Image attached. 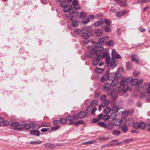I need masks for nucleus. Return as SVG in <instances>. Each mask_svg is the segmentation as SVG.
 <instances>
[{
  "label": "nucleus",
  "mask_w": 150,
  "mask_h": 150,
  "mask_svg": "<svg viewBox=\"0 0 150 150\" xmlns=\"http://www.w3.org/2000/svg\"><path fill=\"white\" fill-rule=\"evenodd\" d=\"M82 37L85 39H87L88 37H91L92 35V31L90 27H88L87 29L83 28L81 30Z\"/></svg>",
  "instance_id": "f257e3e1"
},
{
  "label": "nucleus",
  "mask_w": 150,
  "mask_h": 150,
  "mask_svg": "<svg viewBox=\"0 0 150 150\" xmlns=\"http://www.w3.org/2000/svg\"><path fill=\"white\" fill-rule=\"evenodd\" d=\"M92 57H95L96 58L94 59L92 62V63L93 65H97L98 63L100 60H102L103 59V57L101 55H97V54L96 53H94L92 54L91 55Z\"/></svg>",
  "instance_id": "f03ea898"
},
{
  "label": "nucleus",
  "mask_w": 150,
  "mask_h": 150,
  "mask_svg": "<svg viewBox=\"0 0 150 150\" xmlns=\"http://www.w3.org/2000/svg\"><path fill=\"white\" fill-rule=\"evenodd\" d=\"M114 76H115V75L114 74H110L109 76H108V75H106L103 76L101 78V81L103 83L107 81L108 79H109V80L112 79Z\"/></svg>",
  "instance_id": "7ed1b4c3"
},
{
  "label": "nucleus",
  "mask_w": 150,
  "mask_h": 150,
  "mask_svg": "<svg viewBox=\"0 0 150 150\" xmlns=\"http://www.w3.org/2000/svg\"><path fill=\"white\" fill-rule=\"evenodd\" d=\"M131 84L132 86H135L137 85V79H132V78L131 77H128L126 80L127 82H129L131 81Z\"/></svg>",
  "instance_id": "20e7f679"
},
{
  "label": "nucleus",
  "mask_w": 150,
  "mask_h": 150,
  "mask_svg": "<svg viewBox=\"0 0 150 150\" xmlns=\"http://www.w3.org/2000/svg\"><path fill=\"white\" fill-rule=\"evenodd\" d=\"M76 115H74L73 116H68L67 117V120L70 122L71 124L75 123L74 121V118L76 117Z\"/></svg>",
  "instance_id": "39448f33"
},
{
  "label": "nucleus",
  "mask_w": 150,
  "mask_h": 150,
  "mask_svg": "<svg viewBox=\"0 0 150 150\" xmlns=\"http://www.w3.org/2000/svg\"><path fill=\"white\" fill-rule=\"evenodd\" d=\"M94 18V17L93 15L88 16V17L86 18L85 20H83L82 21L81 24H85L89 22V19L91 18Z\"/></svg>",
  "instance_id": "423d86ee"
},
{
  "label": "nucleus",
  "mask_w": 150,
  "mask_h": 150,
  "mask_svg": "<svg viewBox=\"0 0 150 150\" xmlns=\"http://www.w3.org/2000/svg\"><path fill=\"white\" fill-rule=\"evenodd\" d=\"M59 128V126H57L55 127H52L51 128V129L49 128H45L42 129L41 131H47L49 130H56Z\"/></svg>",
  "instance_id": "0eeeda50"
},
{
  "label": "nucleus",
  "mask_w": 150,
  "mask_h": 150,
  "mask_svg": "<svg viewBox=\"0 0 150 150\" xmlns=\"http://www.w3.org/2000/svg\"><path fill=\"white\" fill-rule=\"evenodd\" d=\"M86 115V113L84 111H81L78 113V116L79 118H83L85 117Z\"/></svg>",
  "instance_id": "6e6552de"
},
{
  "label": "nucleus",
  "mask_w": 150,
  "mask_h": 150,
  "mask_svg": "<svg viewBox=\"0 0 150 150\" xmlns=\"http://www.w3.org/2000/svg\"><path fill=\"white\" fill-rule=\"evenodd\" d=\"M45 148L49 149H52L55 148L56 147V146L54 144H51L50 143L46 144Z\"/></svg>",
  "instance_id": "1a4fd4ad"
},
{
  "label": "nucleus",
  "mask_w": 150,
  "mask_h": 150,
  "mask_svg": "<svg viewBox=\"0 0 150 150\" xmlns=\"http://www.w3.org/2000/svg\"><path fill=\"white\" fill-rule=\"evenodd\" d=\"M103 31L101 29H98L95 31V34L97 36H100L102 35Z\"/></svg>",
  "instance_id": "9d476101"
},
{
  "label": "nucleus",
  "mask_w": 150,
  "mask_h": 150,
  "mask_svg": "<svg viewBox=\"0 0 150 150\" xmlns=\"http://www.w3.org/2000/svg\"><path fill=\"white\" fill-rule=\"evenodd\" d=\"M125 112L124 108H119L117 111V113L119 115H122L124 114Z\"/></svg>",
  "instance_id": "9b49d317"
},
{
  "label": "nucleus",
  "mask_w": 150,
  "mask_h": 150,
  "mask_svg": "<svg viewBox=\"0 0 150 150\" xmlns=\"http://www.w3.org/2000/svg\"><path fill=\"white\" fill-rule=\"evenodd\" d=\"M127 12V11L125 10L124 11L117 12L116 13H115V14L116 16L118 17H120L123 15L125 14H126Z\"/></svg>",
  "instance_id": "f8f14e48"
},
{
  "label": "nucleus",
  "mask_w": 150,
  "mask_h": 150,
  "mask_svg": "<svg viewBox=\"0 0 150 150\" xmlns=\"http://www.w3.org/2000/svg\"><path fill=\"white\" fill-rule=\"evenodd\" d=\"M75 8L77 9H80V7H78L77 8H73L72 9H71L68 11V13L70 15H72L76 11V9H75Z\"/></svg>",
  "instance_id": "ddd939ff"
},
{
  "label": "nucleus",
  "mask_w": 150,
  "mask_h": 150,
  "mask_svg": "<svg viewBox=\"0 0 150 150\" xmlns=\"http://www.w3.org/2000/svg\"><path fill=\"white\" fill-rule=\"evenodd\" d=\"M103 47L101 46H97L94 47L93 49V50L95 51H101L103 50Z\"/></svg>",
  "instance_id": "4468645a"
},
{
  "label": "nucleus",
  "mask_w": 150,
  "mask_h": 150,
  "mask_svg": "<svg viewBox=\"0 0 150 150\" xmlns=\"http://www.w3.org/2000/svg\"><path fill=\"white\" fill-rule=\"evenodd\" d=\"M109 39L110 37L109 36H106L100 39L99 41V42L102 43Z\"/></svg>",
  "instance_id": "2eb2a0df"
},
{
  "label": "nucleus",
  "mask_w": 150,
  "mask_h": 150,
  "mask_svg": "<svg viewBox=\"0 0 150 150\" xmlns=\"http://www.w3.org/2000/svg\"><path fill=\"white\" fill-rule=\"evenodd\" d=\"M113 123L116 126H119L121 124L120 120L119 119H116L114 120Z\"/></svg>",
  "instance_id": "dca6fc26"
},
{
  "label": "nucleus",
  "mask_w": 150,
  "mask_h": 150,
  "mask_svg": "<svg viewBox=\"0 0 150 150\" xmlns=\"http://www.w3.org/2000/svg\"><path fill=\"white\" fill-rule=\"evenodd\" d=\"M117 112H113L111 113L110 117L112 119H115L117 118Z\"/></svg>",
  "instance_id": "f3484780"
},
{
  "label": "nucleus",
  "mask_w": 150,
  "mask_h": 150,
  "mask_svg": "<svg viewBox=\"0 0 150 150\" xmlns=\"http://www.w3.org/2000/svg\"><path fill=\"white\" fill-rule=\"evenodd\" d=\"M118 141V140H115L110 142V143H109L110 146H113L117 145V143L116 142Z\"/></svg>",
  "instance_id": "a211bd4d"
},
{
  "label": "nucleus",
  "mask_w": 150,
  "mask_h": 150,
  "mask_svg": "<svg viewBox=\"0 0 150 150\" xmlns=\"http://www.w3.org/2000/svg\"><path fill=\"white\" fill-rule=\"evenodd\" d=\"M104 71V70L103 69L99 68L98 67H96L95 69V72L98 74L102 73Z\"/></svg>",
  "instance_id": "6ab92c4d"
},
{
  "label": "nucleus",
  "mask_w": 150,
  "mask_h": 150,
  "mask_svg": "<svg viewBox=\"0 0 150 150\" xmlns=\"http://www.w3.org/2000/svg\"><path fill=\"white\" fill-rule=\"evenodd\" d=\"M71 7L72 6L71 5H67L64 6V11L65 12H67L71 9Z\"/></svg>",
  "instance_id": "aec40b11"
},
{
  "label": "nucleus",
  "mask_w": 150,
  "mask_h": 150,
  "mask_svg": "<svg viewBox=\"0 0 150 150\" xmlns=\"http://www.w3.org/2000/svg\"><path fill=\"white\" fill-rule=\"evenodd\" d=\"M109 103V101L108 100H105L103 101L101 104V105L103 107H105L107 106Z\"/></svg>",
  "instance_id": "412c9836"
},
{
  "label": "nucleus",
  "mask_w": 150,
  "mask_h": 150,
  "mask_svg": "<svg viewBox=\"0 0 150 150\" xmlns=\"http://www.w3.org/2000/svg\"><path fill=\"white\" fill-rule=\"evenodd\" d=\"M105 44L109 46H112L114 45V42L113 41L110 40L106 42Z\"/></svg>",
  "instance_id": "4be33fe9"
},
{
  "label": "nucleus",
  "mask_w": 150,
  "mask_h": 150,
  "mask_svg": "<svg viewBox=\"0 0 150 150\" xmlns=\"http://www.w3.org/2000/svg\"><path fill=\"white\" fill-rule=\"evenodd\" d=\"M19 125V123L18 122H14L11 123L10 126L13 127H18Z\"/></svg>",
  "instance_id": "5701e85b"
},
{
  "label": "nucleus",
  "mask_w": 150,
  "mask_h": 150,
  "mask_svg": "<svg viewBox=\"0 0 150 150\" xmlns=\"http://www.w3.org/2000/svg\"><path fill=\"white\" fill-rule=\"evenodd\" d=\"M122 77V74L121 73H118L116 74L115 75V76L113 77H114L115 79L116 80H118L119 79H120Z\"/></svg>",
  "instance_id": "b1692460"
},
{
  "label": "nucleus",
  "mask_w": 150,
  "mask_h": 150,
  "mask_svg": "<svg viewBox=\"0 0 150 150\" xmlns=\"http://www.w3.org/2000/svg\"><path fill=\"white\" fill-rule=\"evenodd\" d=\"M118 80H116L114 78L111 83L112 86L113 87L115 86L118 84Z\"/></svg>",
  "instance_id": "393cba45"
},
{
  "label": "nucleus",
  "mask_w": 150,
  "mask_h": 150,
  "mask_svg": "<svg viewBox=\"0 0 150 150\" xmlns=\"http://www.w3.org/2000/svg\"><path fill=\"white\" fill-rule=\"evenodd\" d=\"M90 107L86 109V111L88 113H90V114H93L96 110V109L93 108L92 110L91 111V109H90Z\"/></svg>",
  "instance_id": "a878e982"
},
{
  "label": "nucleus",
  "mask_w": 150,
  "mask_h": 150,
  "mask_svg": "<svg viewBox=\"0 0 150 150\" xmlns=\"http://www.w3.org/2000/svg\"><path fill=\"white\" fill-rule=\"evenodd\" d=\"M116 62V60L114 58L112 57V60L111 61L110 65L111 66H114V67H116V65L115 64V63Z\"/></svg>",
  "instance_id": "bb28decb"
},
{
  "label": "nucleus",
  "mask_w": 150,
  "mask_h": 150,
  "mask_svg": "<svg viewBox=\"0 0 150 150\" xmlns=\"http://www.w3.org/2000/svg\"><path fill=\"white\" fill-rule=\"evenodd\" d=\"M137 56L135 55H132V60L134 61L135 62H136L137 63H139V60L138 59H136Z\"/></svg>",
  "instance_id": "cd10ccee"
},
{
  "label": "nucleus",
  "mask_w": 150,
  "mask_h": 150,
  "mask_svg": "<svg viewBox=\"0 0 150 150\" xmlns=\"http://www.w3.org/2000/svg\"><path fill=\"white\" fill-rule=\"evenodd\" d=\"M140 127L142 129H144L146 128V124L143 122H141L139 124Z\"/></svg>",
  "instance_id": "c85d7f7f"
},
{
  "label": "nucleus",
  "mask_w": 150,
  "mask_h": 150,
  "mask_svg": "<svg viewBox=\"0 0 150 150\" xmlns=\"http://www.w3.org/2000/svg\"><path fill=\"white\" fill-rule=\"evenodd\" d=\"M96 141L95 140H93L92 141H90L88 142H84L82 143L83 144H92L95 143Z\"/></svg>",
  "instance_id": "c756f323"
},
{
  "label": "nucleus",
  "mask_w": 150,
  "mask_h": 150,
  "mask_svg": "<svg viewBox=\"0 0 150 150\" xmlns=\"http://www.w3.org/2000/svg\"><path fill=\"white\" fill-rule=\"evenodd\" d=\"M110 138V137H99L98 140L99 141L106 140L109 139Z\"/></svg>",
  "instance_id": "7c9ffc66"
},
{
  "label": "nucleus",
  "mask_w": 150,
  "mask_h": 150,
  "mask_svg": "<svg viewBox=\"0 0 150 150\" xmlns=\"http://www.w3.org/2000/svg\"><path fill=\"white\" fill-rule=\"evenodd\" d=\"M98 124L99 126H100L103 128H105L107 127V125L105 123L103 122H98Z\"/></svg>",
  "instance_id": "2f4dec72"
},
{
  "label": "nucleus",
  "mask_w": 150,
  "mask_h": 150,
  "mask_svg": "<svg viewBox=\"0 0 150 150\" xmlns=\"http://www.w3.org/2000/svg\"><path fill=\"white\" fill-rule=\"evenodd\" d=\"M111 111V109L110 108L108 107L105 108L104 110V113H109Z\"/></svg>",
  "instance_id": "473e14b6"
},
{
  "label": "nucleus",
  "mask_w": 150,
  "mask_h": 150,
  "mask_svg": "<svg viewBox=\"0 0 150 150\" xmlns=\"http://www.w3.org/2000/svg\"><path fill=\"white\" fill-rule=\"evenodd\" d=\"M110 85L108 83H105L104 85V88L105 90H108L110 88Z\"/></svg>",
  "instance_id": "72a5a7b5"
},
{
  "label": "nucleus",
  "mask_w": 150,
  "mask_h": 150,
  "mask_svg": "<svg viewBox=\"0 0 150 150\" xmlns=\"http://www.w3.org/2000/svg\"><path fill=\"white\" fill-rule=\"evenodd\" d=\"M79 23V21H75L72 23V25L74 27H76L78 25Z\"/></svg>",
  "instance_id": "f704fd0d"
},
{
  "label": "nucleus",
  "mask_w": 150,
  "mask_h": 150,
  "mask_svg": "<svg viewBox=\"0 0 150 150\" xmlns=\"http://www.w3.org/2000/svg\"><path fill=\"white\" fill-rule=\"evenodd\" d=\"M29 134H31L38 136L40 135V132H30Z\"/></svg>",
  "instance_id": "c9c22d12"
},
{
  "label": "nucleus",
  "mask_w": 150,
  "mask_h": 150,
  "mask_svg": "<svg viewBox=\"0 0 150 150\" xmlns=\"http://www.w3.org/2000/svg\"><path fill=\"white\" fill-rule=\"evenodd\" d=\"M103 22L102 21H99L95 22L93 25L94 26H98L101 25L103 24Z\"/></svg>",
  "instance_id": "e433bc0d"
},
{
  "label": "nucleus",
  "mask_w": 150,
  "mask_h": 150,
  "mask_svg": "<svg viewBox=\"0 0 150 150\" xmlns=\"http://www.w3.org/2000/svg\"><path fill=\"white\" fill-rule=\"evenodd\" d=\"M133 127L137 129H139L140 127L139 124L138 122H135L133 126Z\"/></svg>",
  "instance_id": "4c0bfd02"
},
{
  "label": "nucleus",
  "mask_w": 150,
  "mask_h": 150,
  "mask_svg": "<svg viewBox=\"0 0 150 150\" xmlns=\"http://www.w3.org/2000/svg\"><path fill=\"white\" fill-rule=\"evenodd\" d=\"M143 80L142 79H140L139 80L137 79V85H139L141 84L143 82Z\"/></svg>",
  "instance_id": "58836bf2"
},
{
  "label": "nucleus",
  "mask_w": 150,
  "mask_h": 150,
  "mask_svg": "<svg viewBox=\"0 0 150 150\" xmlns=\"http://www.w3.org/2000/svg\"><path fill=\"white\" fill-rule=\"evenodd\" d=\"M110 118V116L108 115H105L102 117V119L105 120H107Z\"/></svg>",
  "instance_id": "ea45409f"
},
{
  "label": "nucleus",
  "mask_w": 150,
  "mask_h": 150,
  "mask_svg": "<svg viewBox=\"0 0 150 150\" xmlns=\"http://www.w3.org/2000/svg\"><path fill=\"white\" fill-rule=\"evenodd\" d=\"M105 30L107 32H110L111 31L110 28L108 26H106L104 27Z\"/></svg>",
  "instance_id": "a19ab883"
},
{
  "label": "nucleus",
  "mask_w": 150,
  "mask_h": 150,
  "mask_svg": "<svg viewBox=\"0 0 150 150\" xmlns=\"http://www.w3.org/2000/svg\"><path fill=\"white\" fill-rule=\"evenodd\" d=\"M97 101L96 100H93L91 102V105L92 106H95L97 105Z\"/></svg>",
  "instance_id": "79ce46f5"
},
{
  "label": "nucleus",
  "mask_w": 150,
  "mask_h": 150,
  "mask_svg": "<svg viewBox=\"0 0 150 150\" xmlns=\"http://www.w3.org/2000/svg\"><path fill=\"white\" fill-rule=\"evenodd\" d=\"M83 123L84 122L82 120H79L75 123L74 124L76 125H78L81 124Z\"/></svg>",
  "instance_id": "37998d69"
},
{
  "label": "nucleus",
  "mask_w": 150,
  "mask_h": 150,
  "mask_svg": "<svg viewBox=\"0 0 150 150\" xmlns=\"http://www.w3.org/2000/svg\"><path fill=\"white\" fill-rule=\"evenodd\" d=\"M60 122L62 124H64L67 123L66 119L65 118L61 119L60 120Z\"/></svg>",
  "instance_id": "c03bdc74"
},
{
  "label": "nucleus",
  "mask_w": 150,
  "mask_h": 150,
  "mask_svg": "<svg viewBox=\"0 0 150 150\" xmlns=\"http://www.w3.org/2000/svg\"><path fill=\"white\" fill-rule=\"evenodd\" d=\"M116 54V52L115 49H113L112 50V57L115 58Z\"/></svg>",
  "instance_id": "a18cd8bd"
},
{
  "label": "nucleus",
  "mask_w": 150,
  "mask_h": 150,
  "mask_svg": "<svg viewBox=\"0 0 150 150\" xmlns=\"http://www.w3.org/2000/svg\"><path fill=\"white\" fill-rule=\"evenodd\" d=\"M134 140V139L132 138V139H125L124 140V141L125 143H128L131 141H132Z\"/></svg>",
  "instance_id": "49530a36"
},
{
  "label": "nucleus",
  "mask_w": 150,
  "mask_h": 150,
  "mask_svg": "<svg viewBox=\"0 0 150 150\" xmlns=\"http://www.w3.org/2000/svg\"><path fill=\"white\" fill-rule=\"evenodd\" d=\"M118 109L117 106H114L112 108V110L113 112H117Z\"/></svg>",
  "instance_id": "de8ad7c7"
},
{
  "label": "nucleus",
  "mask_w": 150,
  "mask_h": 150,
  "mask_svg": "<svg viewBox=\"0 0 150 150\" xmlns=\"http://www.w3.org/2000/svg\"><path fill=\"white\" fill-rule=\"evenodd\" d=\"M42 126H47L48 127L49 125V123L46 122H44L42 123L41 124Z\"/></svg>",
  "instance_id": "09e8293b"
},
{
  "label": "nucleus",
  "mask_w": 150,
  "mask_h": 150,
  "mask_svg": "<svg viewBox=\"0 0 150 150\" xmlns=\"http://www.w3.org/2000/svg\"><path fill=\"white\" fill-rule=\"evenodd\" d=\"M86 16V14L83 12H81L80 13V17L81 18H84Z\"/></svg>",
  "instance_id": "8fccbe9b"
},
{
  "label": "nucleus",
  "mask_w": 150,
  "mask_h": 150,
  "mask_svg": "<svg viewBox=\"0 0 150 150\" xmlns=\"http://www.w3.org/2000/svg\"><path fill=\"white\" fill-rule=\"evenodd\" d=\"M122 130L123 131H127L128 130L127 126L125 125H124L122 127Z\"/></svg>",
  "instance_id": "3c124183"
},
{
  "label": "nucleus",
  "mask_w": 150,
  "mask_h": 150,
  "mask_svg": "<svg viewBox=\"0 0 150 150\" xmlns=\"http://www.w3.org/2000/svg\"><path fill=\"white\" fill-rule=\"evenodd\" d=\"M30 125L28 124H25L24 126V128L25 129H26L28 130L30 128Z\"/></svg>",
  "instance_id": "603ef678"
},
{
  "label": "nucleus",
  "mask_w": 150,
  "mask_h": 150,
  "mask_svg": "<svg viewBox=\"0 0 150 150\" xmlns=\"http://www.w3.org/2000/svg\"><path fill=\"white\" fill-rule=\"evenodd\" d=\"M3 125L5 126H7L9 124V122L7 121H3L2 122Z\"/></svg>",
  "instance_id": "864d4df0"
},
{
  "label": "nucleus",
  "mask_w": 150,
  "mask_h": 150,
  "mask_svg": "<svg viewBox=\"0 0 150 150\" xmlns=\"http://www.w3.org/2000/svg\"><path fill=\"white\" fill-rule=\"evenodd\" d=\"M41 142H39L38 141H31L30 142V143L31 144H39Z\"/></svg>",
  "instance_id": "5fc2aeb1"
},
{
  "label": "nucleus",
  "mask_w": 150,
  "mask_h": 150,
  "mask_svg": "<svg viewBox=\"0 0 150 150\" xmlns=\"http://www.w3.org/2000/svg\"><path fill=\"white\" fill-rule=\"evenodd\" d=\"M72 2L73 4L74 5H78L79 4V2L77 1V0H73Z\"/></svg>",
  "instance_id": "6e6d98bb"
},
{
  "label": "nucleus",
  "mask_w": 150,
  "mask_h": 150,
  "mask_svg": "<svg viewBox=\"0 0 150 150\" xmlns=\"http://www.w3.org/2000/svg\"><path fill=\"white\" fill-rule=\"evenodd\" d=\"M110 60V57L108 56L106 57L105 59V61L107 64H108L109 63Z\"/></svg>",
  "instance_id": "4d7b16f0"
},
{
  "label": "nucleus",
  "mask_w": 150,
  "mask_h": 150,
  "mask_svg": "<svg viewBox=\"0 0 150 150\" xmlns=\"http://www.w3.org/2000/svg\"><path fill=\"white\" fill-rule=\"evenodd\" d=\"M127 86H125L123 87V88H122V91H123L124 92H126L127 90Z\"/></svg>",
  "instance_id": "13d9d810"
},
{
  "label": "nucleus",
  "mask_w": 150,
  "mask_h": 150,
  "mask_svg": "<svg viewBox=\"0 0 150 150\" xmlns=\"http://www.w3.org/2000/svg\"><path fill=\"white\" fill-rule=\"evenodd\" d=\"M113 134L118 136L120 134V132H113Z\"/></svg>",
  "instance_id": "bf43d9fd"
},
{
  "label": "nucleus",
  "mask_w": 150,
  "mask_h": 150,
  "mask_svg": "<svg viewBox=\"0 0 150 150\" xmlns=\"http://www.w3.org/2000/svg\"><path fill=\"white\" fill-rule=\"evenodd\" d=\"M81 31V30H79L77 29H76L74 30L75 33L76 34H79Z\"/></svg>",
  "instance_id": "052dcab7"
},
{
  "label": "nucleus",
  "mask_w": 150,
  "mask_h": 150,
  "mask_svg": "<svg viewBox=\"0 0 150 150\" xmlns=\"http://www.w3.org/2000/svg\"><path fill=\"white\" fill-rule=\"evenodd\" d=\"M105 23L107 25H110L111 24V22L109 20H105Z\"/></svg>",
  "instance_id": "680f3d73"
},
{
  "label": "nucleus",
  "mask_w": 150,
  "mask_h": 150,
  "mask_svg": "<svg viewBox=\"0 0 150 150\" xmlns=\"http://www.w3.org/2000/svg\"><path fill=\"white\" fill-rule=\"evenodd\" d=\"M67 2L66 1H64L62 2L61 4V5L62 6H65L67 4H66Z\"/></svg>",
  "instance_id": "e2e57ef3"
},
{
  "label": "nucleus",
  "mask_w": 150,
  "mask_h": 150,
  "mask_svg": "<svg viewBox=\"0 0 150 150\" xmlns=\"http://www.w3.org/2000/svg\"><path fill=\"white\" fill-rule=\"evenodd\" d=\"M101 100H104L106 99V96L105 95H102L100 97Z\"/></svg>",
  "instance_id": "0e129e2a"
},
{
  "label": "nucleus",
  "mask_w": 150,
  "mask_h": 150,
  "mask_svg": "<svg viewBox=\"0 0 150 150\" xmlns=\"http://www.w3.org/2000/svg\"><path fill=\"white\" fill-rule=\"evenodd\" d=\"M133 74L134 76H136L139 74V73L137 71H135L133 72Z\"/></svg>",
  "instance_id": "69168bd1"
},
{
  "label": "nucleus",
  "mask_w": 150,
  "mask_h": 150,
  "mask_svg": "<svg viewBox=\"0 0 150 150\" xmlns=\"http://www.w3.org/2000/svg\"><path fill=\"white\" fill-rule=\"evenodd\" d=\"M24 128V127L21 125L18 128V130H23V129Z\"/></svg>",
  "instance_id": "338daca9"
},
{
  "label": "nucleus",
  "mask_w": 150,
  "mask_h": 150,
  "mask_svg": "<svg viewBox=\"0 0 150 150\" xmlns=\"http://www.w3.org/2000/svg\"><path fill=\"white\" fill-rule=\"evenodd\" d=\"M125 118L124 117H122L121 118V120L120 121L121 122H123V123H125V122L124 121L125 120Z\"/></svg>",
  "instance_id": "774afa93"
}]
</instances>
